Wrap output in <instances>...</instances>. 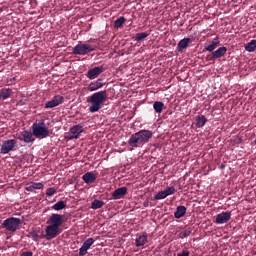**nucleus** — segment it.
I'll return each mask as SVG.
<instances>
[{
	"mask_svg": "<svg viewBox=\"0 0 256 256\" xmlns=\"http://www.w3.org/2000/svg\"><path fill=\"white\" fill-rule=\"evenodd\" d=\"M64 218V215H59L56 213H53L52 215H50L49 218H47L46 234L44 235V238H46V240H53L63 232L60 227L64 223Z\"/></svg>",
	"mask_w": 256,
	"mask_h": 256,
	"instance_id": "f257e3e1",
	"label": "nucleus"
},
{
	"mask_svg": "<svg viewBox=\"0 0 256 256\" xmlns=\"http://www.w3.org/2000/svg\"><path fill=\"white\" fill-rule=\"evenodd\" d=\"M107 101V90L96 92L87 97V103H90V113H97L102 109V104Z\"/></svg>",
	"mask_w": 256,
	"mask_h": 256,
	"instance_id": "f03ea898",
	"label": "nucleus"
},
{
	"mask_svg": "<svg viewBox=\"0 0 256 256\" xmlns=\"http://www.w3.org/2000/svg\"><path fill=\"white\" fill-rule=\"evenodd\" d=\"M31 134L37 139H44L50 136V131L44 120H40V122L33 123Z\"/></svg>",
	"mask_w": 256,
	"mask_h": 256,
	"instance_id": "7ed1b4c3",
	"label": "nucleus"
},
{
	"mask_svg": "<svg viewBox=\"0 0 256 256\" xmlns=\"http://www.w3.org/2000/svg\"><path fill=\"white\" fill-rule=\"evenodd\" d=\"M21 225V220L20 218H6L5 221L2 223V227L5 228L6 231L15 233L19 230V227Z\"/></svg>",
	"mask_w": 256,
	"mask_h": 256,
	"instance_id": "20e7f679",
	"label": "nucleus"
},
{
	"mask_svg": "<svg viewBox=\"0 0 256 256\" xmlns=\"http://www.w3.org/2000/svg\"><path fill=\"white\" fill-rule=\"evenodd\" d=\"M94 51L93 45L87 44V43H80L73 47L72 53L73 55H88L89 53Z\"/></svg>",
	"mask_w": 256,
	"mask_h": 256,
	"instance_id": "39448f33",
	"label": "nucleus"
},
{
	"mask_svg": "<svg viewBox=\"0 0 256 256\" xmlns=\"http://www.w3.org/2000/svg\"><path fill=\"white\" fill-rule=\"evenodd\" d=\"M82 133H84V128L81 125H74L70 128L67 135H65V140H78Z\"/></svg>",
	"mask_w": 256,
	"mask_h": 256,
	"instance_id": "423d86ee",
	"label": "nucleus"
},
{
	"mask_svg": "<svg viewBox=\"0 0 256 256\" xmlns=\"http://www.w3.org/2000/svg\"><path fill=\"white\" fill-rule=\"evenodd\" d=\"M17 144V140H6L3 141L2 147L0 148V154L6 155L11 151H14L15 145Z\"/></svg>",
	"mask_w": 256,
	"mask_h": 256,
	"instance_id": "0eeeda50",
	"label": "nucleus"
},
{
	"mask_svg": "<svg viewBox=\"0 0 256 256\" xmlns=\"http://www.w3.org/2000/svg\"><path fill=\"white\" fill-rule=\"evenodd\" d=\"M154 133L151 130H140L137 133L131 135V137L137 138L142 141H146L149 143Z\"/></svg>",
	"mask_w": 256,
	"mask_h": 256,
	"instance_id": "6e6552de",
	"label": "nucleus"
},
{
	"mask_svg": "<svg viewBox=\"0 0 256 256\" xmlns=\"http://www.w3.org/2000/svg\"><path fill=\"white\" fill-rule=\"evenodd\" d=\"M17 139L30 145H33L35 141L34 134H32L30 131H27V130L20 132V134H18L17 136Z\"/></svg>",
	"mask_w": 256,
	"mask_h": 256,
	"instance_id": "1a4fd4ad",
	"label": "nucleus"
},
{
	"mask_svg": "<svg viewBox=\"0 0 256 256\" xmlns=\"http://www.w3.org/2000/svg\"><path fill=\"white\" fill-rule=\"evenodd\" d=\"M230 219H231L230 211L221 212L216 215V219L214 220V223H216V225H224L228 223Z\"/></svg>",
	"mask_w": 256,
	"mask_h": 256,
	"instance_id": "9d476101",
	"label": "nucleus"
},
{
	"mask_svg": "<svg viewBox=\"0 0 256 256\" xmlns=\"http://www.w3.org/2000/svg\"><path fill=\"white\" fill-rule=\"evenodd\" d=\"M64 103V97L62 95H55L52 100L46 103L44 109H53Z\"/></svg>",
	"mask_w": 256,
	"mask_h": 256,
	"instance_id": "9b49d317",
	"label": "nucleus"
},
{
	"mask_svg": "<svg viewBox=\"0 0 256 256\" xmlns=\"http://www.w3.org/2000/svg\"><path fill=\"white\" fill-rule=\"evenodd\" d=\"M103 72H105V67L101 66H96L94 68H91L87 72V78L90 80H94L98 78Z\"/></svg>",
	"mask_w": 256,
	"mask_h": 256,
	"instance_id": "f8f14e48",
	"label": "nucleus"
},
{
	"mask_svg": "<svg viewBox=\"0 0 256 256\" xmlns=\"http://www.w3.org/2000/svg\"><path fill=\"white\" fill-rule=\"evenodd\" d=\"M146 243H148V233H138L135 238V247H143Z\"/></svg>",
	"mask_w": 256,
	"mask_h": 256,
	"instance_id": "ddd939ff",
	"label": "nucleus"
},
{
	"mask_svg": "<svg viewBox=\"0 0 256 256\" xmlns=\"http://www.w3.org/2000/svg\"><path fill=\"white\" fill-rule=\"evenodd\" d=\"M93 244V238H88L87 240H85L84 244H82V246L79 248V256L87 255V251L91 248Z\"/></svg>",
	"mask_w": 256,
	"mask_h": 256,
	"instance_id": "4468645a",
	"label": "nucleus"
},
{
	"mask_svg": "<svg viewBox=\"0 0 256 256\" xmlns=\"http://www.w3.org/2000/svg\"><path fill=\"white\" fill-rule=\"evenodd\" d=\"M127 193H128V188L127 187L117 188L111 194L112 200L123 199V197H125V195Z\"/></svg>",
	"mask_w": 256,
	"mask_h": 256,
	"instance_id": "2eb2a0df",
	"label": "nucleus"
},
{
	"mask_svg": "<svg viewBox=\"0 0 256 256\" xmlns=\"http://www.w3.org/2000/svg\"><path fill=\"white\" fill-rule=\"evenodd\" d=\"M146 143L148 142L142 139L135 138L133 136L129 137V140H128V145L133 148L143 147V145H145Z\"/></svg>",
	"mask_w": 256,
	"mask_h": 256,
	"instance_id": "dca6fc26",
	"label": "nucleus"
},
{
	"mask_svg": "<svg viewBox=\"0 0 256 256\" xmlns=\"http://www.w3.org/2000/svg\"><path fill=\"white\" fill-rule=\"evenodd\" d=\"M82 180L84 181L85 184L90 185L96 182L97 175L93 172H87L84 175H82Z\"/></svg>",
	"mask_w": 256,
	"mask_h": 256,
	"instance_id": "f3484780",
	"label": "nucleus"
},
{
	"mask_svg": "<svg viewBox=\"0 0 256 256\" xmlns=\"http://www.w3.org/2000/svg\"><path fill=\"white\" fill-rule=\"evenodd\" d=\"M103 85L104 84L102 83V79H97L96 81L91 82L90 85H88V91L90 92L98 91L103 87Z\"/></svg>",
	"mask_w": 256,
	"mask_h": 256,
	"instance_id": "a211bd4d",
	"label": "nucleus"
},
{
	"mask_svg": "<svg viewBox=\"0 0 256 256\" xmlns=\"http://www.w3.org/2000/svg\"><path fill=\"white\" fill-rule=\"evenodd\" d=\"M219 43L220 41L218 38H216L215 41H211L210 43H205L204 50L208 52H213L217 48V46H219Z\"/></svg>",
	"mask_w": 256,
	"mask_h": 256,
	"instance_id": "6ab92c4d",
	"label": "nucleus"
},
{
	"mask_svg": "<svg viewBox=\"0 0 256 256\" xmlns=\"http://www.w3.org/2000/svg\"><path fill=\"white\" fill-rule=\"evenodd\" d=\"M213 58H223L227 54V47H219L216 51H210Z\"/></svg>",
	"mask_w": 256,
	"mask_h": 256,
	"instance_id": "aec40b11",
	"label": "nucleus"
},
{
	"mask_svg": "<svg viewBox=\"0 0 256 256\" xmlns=\"http://www.w3.org/2000/svg\"><path fill=\"white\" fill-rule=\"evenodd\" d=\"M187 208L183 205L176 207V212L174 213L175 219H181L186 215Z\"/></svg>",
	"mask_w": 256,
	"mask_h": 256,
	"instance_id": "412c9836",
	"label": "nucleus"
},
{
	"mask_svg": "<svg viewBox=\"0 0 256 256\" xmlns=\"http://www.w3.org/2000/svg\"><path fill=\"white\" fill-rule=\"evenodd\" d=\"M189 43L190 38H184L178 42V46L176 47V49L178 50V52H183L184 49H186L189 46Z\"/></svg>",
	"mask_w": 256,
	"mask_h": 256,
	"instance_id": "4be33fe9",
	"label": "nucleus"
},
{
	"mask_svg": "<svg viewBox=\"0 0 256 256\" xmlns=\"http://www.w3.org/2000/svg\"><path fill=\"white\" fill-rule=\"evenodd\" d=\"M11 96H12L11 88H2V90H0V98H2L3 101L11 98Z\"/></svg>",
	"mask_w": 256,
	"mask_h": 256,
	"instance_id": "5701e85b",
	"label": "nucleus"
},
{
	"mask_svg": "<svg viewBox=\"0 0 256 256\" xmlns=\"http://www.w3.org/2000/svg\"><path fill=\"white\" fill-rule=\"evenodd\" d=\"M66 207H67L66 201L61 200L56 202L55 205L52 206V209L54 211H63L64 209H66Z\"/></svg>",
	"mask_w": 256,
	"mask_h": 256,
	"instance_id": "b1692460",
	"label": "nucleus"
},
{
	"mask_svg": "<svg viewBox=\"0 0 256 256\" xmlns=\"http://www.w3.org/2000/svg\"><path fill=\"white\" fill-rule=\"evenodd\" d=\"M163 109H164V103L163 102L155 101V103H153V110L155 111L156 114L163 113Z\"/></svg>",
	"mask_w": 256,
	"mask_h": 256,
	"instance_id": "393cba45",
	"label": "nucleus"
},
{
	"mask_svg": "<svg viewBox=\"0 0 256 256\" xmlns=\"http://www.w3.org/2000/svg\"><path fill=\"white\" fill-rule=\"evenodd\" d=\"M206 123H207V118H205L204 115H200V116H198V118H196V127L197 128L204 127Z\"/></svg>",
	"mask_w": 256,
	"mask_h": 256,
	"instance_id": "a878e982",
	"label": "nucleus"
},
{
	"mask_svg": "<svg viewBox=\"0 0 256 256\" xmlns=\"http://www.w3.org/2000/svg\"><path fill=\"white\" fill-rule=\"evenodd\" d=\"M105 203L102 200L94 199L93 202H91V209L97 210L103 207Z\"/></svg>",
	"mask_w": 256,
	"mask_h": 256,
	"instance_id": "bb28decb",
	"label": "nucleus"
},
{
	"mask_svg": "<svg viewBox=\"0 0 256 256\" xmlns=\"http://www.w3.org/2000/svg\"><path fill=\"white\" fill-rule=\"evenodd\" d=\"M245 50L252 53L256 50V40H251V42L246 43Z\"/></svg>",
	"mask_w": 256,
	"mask_h": 256,
	"instance_id": "cd10ccee",
	"label": "nucleus"
},
{
	"mask_svg": "<svg viewBox=\"0 0 256 256\" xmlns=\"http://www.w3.org/2000/svg\"><path fill=\"white\" fill-rule=\"evenodd\" d=\"M191 234H192V229L185 228L184 230H182L181 232L178 233V238L184 239V238L189 237Z\"/></svg>",
	"mask_w": 256,
	"mask_h": 256,
	"instance_id": "c85d7f7f",
	"label": "nucleus"
},
{
	"mask_svg": "<svg viewBox=\"0 0 256 256\" xmlns=\"http://www.w3.org/2000/svg\"><path fill=\"white\" fill-rule=\"evenodd\" d=\"M125 22H126L125 17L121 16V17L117 18V20L114 21V28H117V29L122 28V26H123V24H125Z\"/></svg>",
	"mask_w": 256,
	"mask_h": 256,
	"instance_id": "c756f323",
	"label": "nucleus"
},
{
	"mask_svg": "<svg viewBox=\"0 0 256 256\" xmlns=\"http://www.w3.org/2000/svg\"><path fill=\"white\" fill-rule=\"evenodd\" d=\"M149 36L146 32H141L135 35V41L142 42Z\"/></svg>",
	"mask_w": 256,
	"mask_h": 256,
	"instance_id": "7c9ffc66",
	"label": "nucleus"
},
{
	"mask_svg": "<svg viewBox=\"0 0 256 256\" xmlns=\"http://www.w3.org/2000/svg\"><path fill=\"white\" fill-rule=\"evenodd\" d=\"M170 196V194L167 193H163V192H158L155 194V196L153 197L155 200H163L166 199V197Z\"/></svg>",
	"mask_w": 256,
	"mask_h": 256,
	"instance_id": "2f4dec72",
	"label": "nucleus"
},
{
	"mask_svg": "<svg viewBox=\"0 0 256 256\" xmlns=\"http://www.w3.org/2000/svg\"><path fill=\"white\" fill-rule=\"evenodd\" d=\"M177 192L174 187H169L164 191H160V193L167 194V195H173Z\"/></svg>",
	"mask_w": 256,
	"mask_h": 256,
	"instance_id": "473e14b6",
	"label": "nucleus"
},
{
	"mask_svg": "<svg viewBox=\"0 0 256 256\" xmlns=\"http://www.w3.org/2000/svg\"><path fill=\"white\" fill-rule=\"evenodd\" d=\"M57 193V190H55V188H47L46 190V196L47 197H53V195H55Z\"/></svg>",
	"mask_w": 256,
	"mask_h": 256,
	"instance_id": "72a5a7b5",
	"label": "nucleus"
},
{
	"mask_svg": "<svg viewBox=\"0 0 256 256\" xmlns=\"http://www.w3.org/2000/svg\"><path fill=\"white\" fill-rule=\"evenodd\" d=\"M43 187L44 185L41 183H32L29 188H32L33 190H41Z\"/></svg>",
	"mask_w": 256,
	"mask_h": 256,
	"instance_id": "f704fd0d",
	"label": "nucleus"
},
{
	"mask_svg": "<svg viewBox=\"0 0 256 256\" xmlns=\"http://www.w3.org/2000/svg\"><path fill=\"white\" fill-rule=\"evenodd\" d=\"M30 237H32V240L34 242H37L38 241V233L37 232H32L30 233Z\"/></svg>",
	"mask_w": 256,
	"mask_h": 256,
	"instance_id": "c9c22d12",
	"label": "nucleus"
},
{
	"mask_svg": "<svg viewBox=\"0 0 256 256\" xmlns=\"http://www.w3.org/2000/svg\"><path fill=\"white\" fill-rule=\"evenodd\" d=\"M216 59H220V57H214L212 54L207 55V57H206L207 61H214Z\"/></svg>",
	"mask_w": 256,
	"mask_h": 256,
	"instance_id": "e433bc0d",
	"label": "nucleus"
},
{
	"mask_svg": "<svg viewBox=\"0 0 256 256\" xmlns=\"http://www.w3.org/2000/svg\"><path fill=\"white\" fill-rule=\"evenodd\" d=\"M34 253H32L31 251H24L23 253H21L20 256H33Z\"/></svg>",
	"mask_w": 256,
	"mask_h": 256,
	"instance_id": "4c0bfd02",
	"label": "nucleus"
},
{
	"mask_svg": "<svg viewBox=\"0 0 256 256\" xmlns=\"http://www.w3.org/2000/svg\"><path fill=\"white\" fill-rule=\"evenodd\" d=\"M189 255H190V253L187 250H184V251L178 253V256H189Z\"/></svg>",
	"mask_w": 256,
	"mask_h": 256,
	"instance_id": "58836bf2",
	"label": "nucleus"
},
{
	"mask_svg": "<svg viewBox=\"0 0 256 256\" xmlns=\"http://www.w3.org/2000/svg\"><path fill=\"white\" fill-rule=\"evenodd\" d=\"M232 3H238L239 0H231Z\"/></svg>",
	"mask_w": 256,
	"mask_h": 256,
	"instance_id": "ea45409f",
	"label": "nucleus"
},
{
	"mask_svg": "<svg viewBox=\"0 0 256 256\" xmlns=\"http://www.w3.org/2000/svg\"><path fill=\"white\" fill-rule=\"evenodd\" d=\"M254 143H255V145H256V138H255V140H254Z\"/></svg>",
	"mask_w": 256,
	"mask_h": 256,
	"instance_id": "a19ab883",
	"label": "nucleus"
},
{
	"mask_svg": "<svg viewBox=\"0 0 256 256\" xmlns=\"http://www.w3.org/2000/svg\"><path fill=\"white\" fill-rule=\"evenodd\" d=\"M0 100H2V98L0 97Z\"/></svg>",
	"mask_w": 256,
	"mask_h": 256,
	"instance_id": "79ce46f5",
	"label": "nucleus"
}]
</instances>
